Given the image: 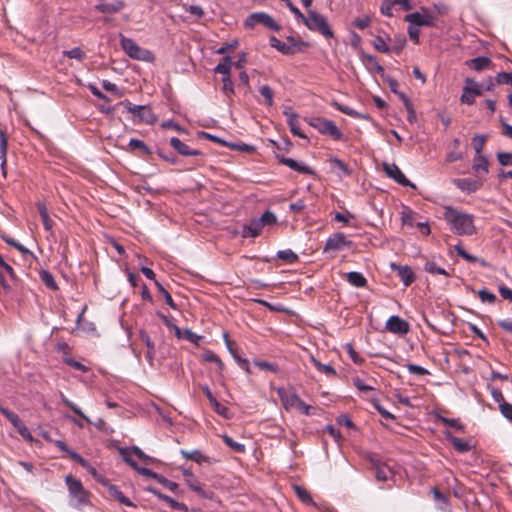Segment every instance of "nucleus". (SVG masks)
<instances>
[{
    "label": "nucleus",
    "mask_w": 512,
    "mask_h": 512,
    "mask_svg": "<svg viewBox=\"0 0 512 512\" xmlns=\"http://www.w3.org/2000/svg\"><path fill=\"white\" fill-rule=\"evenodd\" d=\"M444 219L456 235L470 236L475 232L474 217L457 209L447 206L444 209Z\"/></svg>",
    "instance_id": "nucleus-1"
},
{
    "label": "nucleus",
    "mask_w": 512,
    "mask_h": 512,
    "mask_svg": "<svg viewBox=\"0 0 512 512\" xmlns=\"http://www.w3.org/2000/svg\"><path fill=\"white\" fill-rule=\"evenodd\" d=\"M277 222L276 215L271 211H265L259 218H253L245 224L241 231L243 238H255L260 235L267 226H273Z\"/></svg>",
    "instance_id": "nucleus-2"
},
{
    "label": "nucleus",
    "mask_w": 512,
    "mask_h": 512,
    "mask_svg": "<svg viewBox=\"0 0 512 512\" xmlns=\"http://www.w3.org/2000/svg\"><path fill=\"white\" fill-rule=\"evenodd\" d=\"M276 392L286 411L296 408L303 415H312V407L301 400L295 392L288 391L283 387L277 388Z\"/></svg>",
    "instance_id": "nucleus-3"
},
{
    "label": "nucleus",
    "mask_w": 512,
    "mask_h": 512,
    "mask_svg": "<svg viewBox=\"0 0 512 512\" xmlns=\"http://www.w3.org/2000/svg\"><path fill=\"white\" fill-rule=\"evenodd\" d=\"M310 31H317L326 38H332L334 33L328 25L327 19L315 10L309 9L307 16L301 21Z\"/></svg>",
    "instance_id": "nucleus-4"
},
{
    "label": "nucleus",
    "mask_w": 512,
    "mask_h": 512,
    "mask_svg": "<svg viewBox=\"0 0 512 512\" xmlns=\"http://www.w3.org/2000/svg\"><path fill=\"white\" fill-rule=\"evenodd\" d=\"M120 46L122 50L132 59L153 62L155 60L154 54L141 46H139L133 39L120 35Z\"/></svg>",
    "instance_id": "nucleus-5"
},
{
    "label": "nucleus",
    "mask_w": 512,
    "mask_h": 512,
    "mask_svg": "<svg viewBox=\"0 0 512 512\" xmlns=\"http://www.w3.org/2000/svg\"><path fill=\"white\" fill-rule=\"evenodd\" d=\"M122 105L125 107L127 112L133 115V121L135 123L152 125L157 121L156 114L148 105H135L128 100L122 102Z\"/></svg>",
    "instance_id": "nucleus-6"
},
{
    "label": "nucleus",
    "mask_w": 512,
    "mask_h": 512,
    "mask_svg": "<svg viewBox=\"0 0 512 512\" xmlns=\"http://www.w3.org/2000/svg\"><path fill=\"white\" fill-rule=\"evenodd\" d=\"M232 67V59L230 56H225L219 64L216 65L214 68L215 73H219L223 76L222 78V92L223 94L230 98L232 95H234V85L231 80V70Z\"/></svg>",
    "instance_id": "nucleus-7"
},
{
    "label": "nucleus",
    "mask_w": 512,
    "mask_h": 512,
    "mask_svg": "<svg viewBox=\"0 0 512 512\" xmlns=\"http://www.w3.org/2000/svg\"><path fill=\"white\" fill-rule=\"evenodd\" d=\"M308 124L317 129L319 133L328 135L334 140H341L343 137L342 132L332 120L314 117L308 120Z\"/></svg>",
    "instance_id": "nucleus-8"
},
{
    "label": "nucleus",
    "mask_w": 512,
    "mask_h": 512,
    "mask_svg": "<svg viewBox=\"0 0 512 512\" xmlns=\"http://www.w3.org/2000/svg\"><path fill=\"white\" fill-rule=\"evenodd\" d=\"M404 20L408 22V24H414L418 27H432L436 25L437 16L428 8L421 7L420 11L405 15Z\"/></svg>",
    "instance_id": "nucleus-9"
},
{
    "label": "nucleus",
    "mask_w": 512,
    "mask_h": 512,
    "mask_svg": "<svg viewBox=\"0 0 512 512\" xmlns=\"http://www.w3.org/2000/svg\"><path fill=\"white\" fill-rule=\"evenodd\" d=\"M258 24H263L273 31L280 30V25L265 12L252 13L245 20V27L247 28H254Z\"/></svg>",
    "instance_id": "nucleus-10"
},
{
    "label": "nucleus",
    "mask_w": 512,
    "mask_h": 512,
    "mask_svg": "<svg viewBox=\"0 0 512 512\" xmlns=\"http://www.w3.org/2000/svg\"><path fill=\"white\" fill-rule=\"evenodd\" d=\"M69 495L76 500L77 504H85L88 501V492L84 489L80 480L71 475L65 477Z\"/></svg>",
    "instance_id": "nucleus-11"
},
{
    "label": "nucleus",
    "mask_w": 512,
    "mask_h": 512,
    "mask_svg": "<svg viewBox=\"0 0 512 512\" xmlns=\"http://www.w3.org/2000/svg\"><path fill=\"white\" fill-rule=\"evenodd\" d=\"M482 95V86L471 78L465 80L463 87V93L460 97L462 104L472 105L475 102L477 96Z\"/></svg>",
    "instance_id": "nucleus-12"
},
{
    "label": "nucleus",
    "mask_w": 512,
    "mask_h": 512,
    "mask_svg": "<svg viewBox=\"0 0 512 512\" xmlns=\"http://www.w3.org/2000/svg\"><path fill=\"white\" fill-rule=\"evenodd\" d=\"M482 176H476L475 178H455L452 183L463 193L472 194L478 191L484 184Z\"/></svg>",
    "instance_id": "nucleus-13"
},
{
    "label": "nucleus",
    "mask_w": 512,
    "mask_h": 512,
    "mask_svg": "<svg viewBox=\"0 0 512 512\" xmlns=\"http://www.w3.org/2000/svg\"><path fill=\"white\" fill-rule=\"evenodd\" d=\"M353 242L349 240L346 235L342 232H337L333 235H331L325 243L324 252L329 251H340L344 248H350L352 246Z\"/></svg>",
    "instance_id": "nucleus-14"
},
{
    "label": "nucleus",
    "mask_w": 512,
    "mask_h": 512,
    "mask_svg": "<svg viewBox=\"0 0 512 512\" xmlns=\"http://www.w3.org/2000/svg\"><path fill=\"white\" fill-rule=\"evenodd\" d=\"M383 168L386 175L397 182L399 185L415 188V185L406 178V176L396 164L384 163Z\"/></svg>",
    "instance_id": "nucleus-15"
},
{
    "label": "nucleus",
    "mask_w": 512,
    "mask_h": 512,
    "mask_svg": "<svg viewBox=\"0 0 512 512\" xmlns=\"http://www.w3.org/2000/svg\"><path fill=\"white\" fill-rule=\"evenodd\" d=\"M490 393L495 402L499 404V410L502 416L512 423V404L505 401L503 393L500 389L490 387Z\"/></svg>",
    "instance_id": "nucleus-16"
},
{
    "label": "nucleus",
    "mask_w": 512,
    "mask_h": 512,
    "mask_svg": "<svg viewBox=\"0 0 512 512\" xmlns=\"http://www.w3.org/2000/svg\"><path fill=\"white\" fill-rule=\"evenodd\" d=\"M385 328L391 333L403 335L409 331V324L399 316L393 315L387 320Z\"/></svg>",
    "instance_id": "nucleus-17"
},
{
    "label": "nucleus",
    "mask_w": 512,
    "mask_h": 512,
    "mask_svg": "<svg viewBox=\"0 0 512 512\" xmlns=\"http://www.w3.org/2000/svg\"><path fill=\"white\" fill-rule=\"evenodd\" d=\"M276 159L279 161V163L289 167L290 169L299 172L301 174H308L313 175L314 171L311 167L307 166L303 162H298L292 158H288L285 156L276 155Z\"/></svg>",
    "instance_id": "nucleus-18"
},
{
    "label": "nucleus",
    "mask_w": 512,
    "mask_h": 512,
    "mask_svg": "<svg viewBox=\"0 0 512 512\" xmlns=\"http://www.w3.org/2000/svg\"><path fill=\"white\" fill-rule=\"evenodd\" d=\"M119 452L122 455L123 460L129 466H131L135 471H137L139 474H141L143 476H146V477H149V478H152V479L156 480V478L158 476V473L152 471L149 468L138 466V464L132 458L129 457V450L128 449L120 448Z\"/></svg>",
    "instance_id": "nucleus-19"
},
{
    "label": "nucleus",
    "mask_w": 512,
    "mask_h": 512,
    "mask_svg": "<svg viewBox=\"0 0 512 512\" xmlns=\"http://www.w3.org/2000/svg\"><path fill=\"white\" fill-rule=\"evenodd\" d=\"M391 269L397 273L405 287L410 286L415 280V274L408 265L391 263Z\"/></svg>",
    "instance_id": "nucleus-20"
},
{
    "label": "nucleus",
    "mask_w": 512,
    "mask_h": 512,
    "mask_svg": "<svg viewBox=\"0 0 512 512\" xmlns=\"http://www.w3.org/2000/svg\"><path fill=\"white\" fill-rule=\"evenodd\" d=\"M146 490L148 492H150L151 494H153L158 499L163 500L166 503H168L175 510H178V511H181V512H188L189 511L188 506L186 504L178 502L175 499H173L172 497H170V496H168L166 494L161 493L155 487H147Z\"/></svg>",
    "instance_id": "nucleus-21"
},
{
    "label": "nucleus",
    "mask_w": 512,
    "mask_h": 512,
    "mask_svg": "<svg viewBox=\"0 0 512 512\" xmlns=\"http://www.w3.org/2000/svg\"><path fill=\"white\" fill-rule=\"evenodd\" d=\"M472 170L476 176H482L484 181L489 173V161L486 155H476L473 158Z\"/></svg>",
    "instance_id": "nucleus-22"
},
{
    "label": "nucleus",
    "mask_w": 512,
    "mask_h": 512,
    "mask_svg": "<svg viewBox=\"0 0 512 512\" xmlns=\"http://www.w3.org/2000/svg\"><path fill=\"white\" fill-rule=\"evenodd\" d=\"M170 145L182 156H201L203 154L200 150L192 149L178 137L170 138Z\"/></svg>",
    "instance_id": "nucleus-23"
},
{
    "label": "nucleus",
    "mask_w": 512,
    "mask_h": 512,
    "mask_svg": "<svg viewBox=\"0 0 512 512\" xmlns=\"http://www.w3.org/2000/svg\"><path fill=\"white\" fill-rule=\"evenodd\" d=\"M125 7V3L122 0H116L112 3H106L100 1L97 5H95V9L104 14H113L117 13Z\"/></svg>",
    "instance_id": "nucleus-24"
},
{
    "label": "nucleus",
    "mask_w": 512,
    "mask_h": 512,
    "mask_svg": "<svg viewBox=\"0 0 512 512\" xmlns=\"http://www.w3.org/2000/svg\"><path fill=\"white\" fill-rule=\"evenodd\" d=\"M8 140L4 130L0 129V166L2 175L6 178V163H7Z\"/></svg>",
    "instance_id": "nucleus-25"
},
{
    "label": "nucleus",
    "mask_w": 512,
    "mask_h": 512,
    "mask_svg": "<svg viewBox=\"0 0 512 512\" xmlns=\"http://www.w3.org/2000/svg\"><path fill=\"white\" fill-rule=\"evenodd\" d=\"M105 485L107 486L109 495L116 499L119 503L127 507H135V504L128 497H126L116 485L108 483H105Z\"/></svg>",
    "instance_id": "nucleus-26"
},
{
    "label": "nucleus",
    "mask_w": 512,
    "mask_h": 512,
    "mask_svg": "<svg viewBox=\"0 0 512 512\" xmlns=\"http://www.w3.org/2000/svg\"><path fill=\"white\" fill-rule=\"evenodd\" d=\"M445 438L453 445L454 449L458 452L465 453L470 451L471 446L468 442L454 436L450 431L444 432Z\"/></svg>",
    "instance_id": "nucleus-27"
},
{
    "label": "nucleus",
    "mask_w": 512,
    "mask_h": 512,
    "mask_svg": "<svg viewBox=\"0 0 512 512\" xmlns=\"http://www.w3.org/2000/svg\"><path fill=\"white\" fill-rule=\"evenodd\" d=\"M37 209L40 214L44 229L46 231H52L53 221L49 216L48 209H47L46 205L43 202H38Z\"/></svg>",
    "instance_id": "nucleus-28"
},
{
    "label": "nucleus",
    "mask_w": 512,
    "mask_h": 512,
    "mask_svg": "<svg viewBox=\"0 0 512 512\" xmlns=\"http://www.w3.org/2000/svg\"><path fill=\"white\" fill-rule=\"evenodd\" d=\"M347 281L354 287L363 288L367 285V279L361 272L351 271L347 273Z\"/></svg>",
    "instance_id": "nucleus-29"
},
{
    "label": "nucleus",
    "mask_w": 512,
    "mask_h": 512,
    "mask_svg": "<svg viewBox=\"0 0 512 512\" xmlns=\"http://www.w3.org/2000/svg\"><path fill=\"white\" fill-rule=\"evenodd\" d=\"M183 475L186 477L187 486L192 491L198 493L201 496H204V491H203L201 485L199 484V482L194 478L193 473L190 470L185 469V470H183Z\"/></svg>",
    "instance_id": "nucleus-30"
},
{
    "label": "nucleus",
    "mask_w": 512,
    "mask_h": 512,
    "mask_svg": "<svg viewBox=\"0 0 512 512\" xmlns=\"http://www.w3.org/2000/svg\"><path fill=\"white\" fill-rule=\"evenodd\" d=\"M491 64V59L486 56H479L469 61V66L475 71H481L488 68Z\"/></svg>",
    "instance_id": "nucleus-31"
},
{
    "label": "nucleus",
    "mask_w": 512,
    "mask_h": 512,
    "mask_svg": "<svg viewBox=\"0 0 512 512\" xmlns=\"http://www.w3.org/2000/svg\"><path fill=\"white\" fill-rule=\"evenodd\" d=\"M333 105H334V107H335L338 111H340V112H342V113H344V114H346V115H348V116H351V117H353V118H357V119H369V116H368V115H365V114L359 113V112H357L356 110H354L353 108H351V107H349V106H347V105L340 104V103H337V102H335Z\"/></svg>",
    "instance_id": "nucleus-32"
},
{
    "label": "nucleus",
    "mask_w": 512,
    "mask_h": 512,
    "mask_svg": "<svg viewBox=\"0 0 512 512\" xmlns=\"http://www.w3.org/2000/svg\"><path fill=\"white\" fill-rule=\"evenodd\" d=\"M269 41L271 47L277 49L279 52L285 55H290L294 53V48L292 46L287 45L286 43L282 42L275 36H272Z\"/></svg>",
    "instance_id": "nucleus-33"
},
{
    "label": "nucleus",
    "mask_w": 512,
    "mask_h": 512,
    "mask_svg": "<svg viewBox=\"0 0 512 512\" xmlns=\"http://www.w3.org/2000/svg\"><path fill=\"white\" fill-rule=\"evenodd\" d=\"M140 339L146 344V349H147L146 358L149 360L150 363H152L154 355H155L154 343L152 342L148 333L145 331L140 332Z\"/></svg>",
    "instance_id": "nucleus-34"
},
{
    "label": "nucleus",
    "mask_w": 512,
    "mask_h": 512,
    "mask_svg": "<svg viewBox=\"0 0 512 512\" xmlns=\"http://www.w3.org/2000/svg\"><path fill=\"white\" fill-rule=\"evenodd\" d=\"M391 475L392 471L387 465L381 463L375 465V477L377 480L386 481Z\"/></svg>",
    "instance_id": "nucleus-35"
},
{
    "label": "nucleus",
    "mask_w": 512,
    "mask_h": 512,
    "mask_svg": "<svg viewBox=\"0 0 512 512\" xmlns=\"http://www.w3.org/2000/svg\"><path fill=\"white\" fill-rule=\"evenodd\" d=\"M181 455L185 457L186 459H190L195 461L196 463H203L208 461V457L202 454L199 450H181Z\"/></svg>",
    "instance_id": "nucleus-36"
},
{
    "label": "nucleus",
    "mask_w": 512,
    "mask_h": 512,
    "mask_svg": "<svg viewBox=\"0 0 512 512\" xmlns=\"http://www.w3.org/2000/svg\"><path fill=\"white\" fill-rule=\"evenodd\" d=\"M424 270L432 275H444L449 277V273L442 267L438 266L435 261H426Z\"/></svg>",
    "instance_id": "nucleus-37"
},
{
    "label": "nucleus",
    "mask_w": 512,
    "mask_h": 512,
    "mask_svg": "<svg viewBox=\"0 0 512 512\" xmlns=\"http://www.w3.org/2000/svg\"><path fill=\"white\" fill-rule=\"evenodd\" d=\"M61 400L62 402L68 406L74 413H76L78 416H80L84 421L87 423H91V420L89 417H87L82 410L72 401H70L63 393H61Z\"/></svg>",
    "instance_id": "nucleus-38"
},
{
    "label": "nucleus",
    "mask_w": 512,
    "mask_h": 512,
    "mask_svg": "<svg viewBox=\"0 0 512 512\" xmlns=\"http://www.w3.org/2000/svg\"><path fill=\"white\" fill-rule=\"evenodd\" d=\"M388 40H390L389 37L376 36L373 40V47L379 52L388 53L390 52Z\"/></svg>",
    "instance_id": "nucleus-39"
},
{
    "label": "nucleus",
    "mask_w": 512,
    "mask_h": 512,
    "mask_svg": "<svg viewBox=\"0 0 512 512\" xmlns=\"http://www.w3.org/2000/svg\"><path fill=\"white\" fill-rule=\"evenodd\" d=\"M437 419L444 425L454 428L455 430H458V431L464 430V425L461 423V421L459 419L447 418L442 415H438Z\"/></svg>",
    "instance_id": "nucleus-40"
},
{
    "label": "nucleus",
    "mask_w": 512,
    "mask_h": 512,
    "mask_svg": "<svg viewBox=\"0 0 512 512\" xmlns=\"http://www.w3.org/2000/svg\"><path fill=\"white\" fill-rule=\"evenodd\" d=\"M260 95L264 98L267 106H273L274 104V92L269 85H262L259 88Z\"/></svg>",
    "instance_id": "nucleus-41"
},
{
    "label": "nucleus",
    "mask_w": 512,
    "mask_h": 512,
    "mask_svg": "<svg viewBox=\"0 0 512 512\" xmlns=\"http://www.w3.org/2000/svg\"><path fill=\"white\" fill-rule=\"evenodd\" d=\"M222 439L224 441V443L229 447L231 448L233 451L237 452V453H243L245 452V445L242 444V443H239L235 440H233L232 437L224 434L222 435Z\"/></svg>",
    "instance_id": "nucleus-42"
},
{
    "label": "nucleus",
    "mask_w": 512,
    "mask_h": 512,
    "mask_svg": "<svg viewBox=\"0 0 512 512\" xmlns=\"http://www.w3.org/2000/svg\"><path fill=\"white\" fill-rule=\"evenodd\" d=\"M329 163L331 168L340 170L343 176H349L351 174V170L340 159L336 157L330 158Z\"/></svg>",
    "instance_id": "nucleus-43"
},
{
    "label": "nucleus",
    "mask_w": 512,
    "mask_h": 512,
    "mask_svg": "<svg viewBox=\"0 0 512 512\" xmlns=\"http://www.w3.org/2000/svg\"><path fill=\"white\" fill-rule=\"evenodd\" d=\"M40 279L46 285V287L50 288L51 290L55 291L58 289V285H57L53 275L50 272H48L46 270L41 271Z\"/></svg>",
    "instance_id": "nucleus-44"
},
{
    "label": "nucleus",
    "mask_w": 512,
    "mask_h": 512,
    "mask_svg": "<svg viewBox=\"0 0 512 512\" xmlns=\"http://www.w3.org/2000/svg\"><path fill=\"white\" fill-rule=\"evenodd\" d=\"M486 140H487L486 135H481V134L474 135V137L472 138V144H473V148L475 150L476 155H482L481 152L485 146Z\"/></svg>",
    "instance_id": "nucleus-45"
},
{
    "label": "nucleus",
    "mask_w": 512,
    "mask_h": 512,
    "mask_svg": "<svg viewBox=\"0 0 512 512\" xmlns=\"http://www.w3.org/2000/svg\"><path fill=\"white\" fill-rule=\"evenodd\" d=\"M277 257L287 263H294L298 260V255L291 249L280 250L277 252Z\"/></svg>",
    "instance_id": "nucleus-46"
},
{
    "label": "nucleus",
    "mask_w": 512,
    "mask_h": 512,
    "mask_svg": "<svg viewBox=\"0 0 512 512\" xmlns=\"http://www.w3.org/2000/svg\"><path fill=\"white\" fill-rule=\"evenodd\" d=\"M311 361L320 372H323L328 376H336V370L331 365L323 364L314 357L311 358Z\"/></svg>",
    "instance_id": "nucleus-47"
},
{
    "label": "nucleus",
    "mask_w": 512,
    "mask_h": 512,
    "mask_svg": "<svg viewBox=\"0 0 512 512\" xmlns=\"http://www.w3.org/2000/svg\"><path fill=\"white\" fill-rule=\"evenodd\" d=\"M294 491H295V494L297 495V497L305 504H314L313 502V499L312 497L310 496L309 492L299 486V485H295L294 486Z\"/></svg>",
    "instance_id": "nucleus-48"
},
{
    "label": "nucleus",
    "mask_w": 512,
    "mask_h": 512,
    "mask_svg": "<svg viewBox=\"0 0 512 512\" xmlns=\"http://www.w3.org/2000/svg\"><path fill=\"white\" fill-rule=\"evenodd\" d=\"M155 286L157 287L158 291L161 293V295L164 297L165 299V302L166 304L172 308V309H177V306L172 298V296L170 295V293L163 287V285L158 282V281H155Z\"/></svg>",
    "instance_id": "nucleus-49"
},
{
    "label": "nucleus",
    "mask_w": 512,
    "mask_h": 512,
    "mask_svg": "<svg viewBox=\"0 0 512 512\" xmlns=\"http://www.w3.org/2000/svg\"><path fill=\"white\" fill-rule=\"evenodd\" d=\"M63 56H65L69 59H76L78 61H82L85 59L86 54L80 47H75L71 50H64Z\"/></svg>",
    "instance_id": "nucleus-50"
},
{
    "label": "nucleus",
    "mask_w": 512,
    "mask_h": 512,
    "mask_svg": "<svg viewBox=\"0 0 512 512\" xmlns=\"http://www.w3.org/2000/svg\"><path fill=\"white\" fill-rule=\"evenodd\" d=\"M129 146L133 149L141 150L146 155H150L152 153L151 149L142 140L139 139H130Z\"/></svg>",
    "instance_id": "nucleus-51"
},
{
    "label": "nucleus",
    "mask_w": 512,
    "mask_h": 512,
    "mask_svg": "<svg viewBox=\"0 0 512 512\" xmlns=\"http://www.w3.org/2000/svg\"><path fill=\"white\" fill-rule=\"evenodd\" d=\"M495 82L499 85H511L512 86V72H499L495 76Z\"/></svg>",
    "instance_id": "nucleus-52"
},
{
    "label": "nucleus",
    "mask_w": 512,
    "mask_h": 512,
    "mask_svg": "<svg viewBox=\"0 0 512 512\" xmlns=\"http://www.w3.org/2000/svg\"><path fill=\"white\" fill-rule=\"evenodd\" d=\"M344 349L355 364H361L363 362V358L354 350L351 343H346Z\"/></svg>",
    "instance_id": "nucleus-53"
},
{
    "label": "nucleus",
    "mask_w": 512,
    "mask_h": 512,
    "mask_svg": "<svg viewBox=\"0 0 512 512\" xmlns=\"http://www.w3.org/2000/svg\"><path fill=\"white\" fill-rule=\"evenodd\" d=\"M156 481L172 492H177L178 484L158 474Z\"/></svg>",
    "instance_id": "nucleus-54"
},
{
    "label": "nucleus",
    "mask_w": 512,
    "mask_h": 512,
    "mask_svg": "<svg viewBox=\"0 0 512 512\" xmlns=\"http://www.w3.org/2000/svg\"><path fill=\"white\" fill-rule=\"evenodd\" d=\"M254 365L260 369L268 370L273 373H277L279 368L278 365L271 362L261 361V360H254Z\"/></svg>",
    "instance_id": "nucleus-55"
},
{
    "label": "nucleus",
    "mask_w": 512,
    "mask_h": 512,
    "mask_svg": "<svg viewBox=\"0 0 512 512\" xmlns=\"http://www.w3.org/2000/svg\"><path fill=\"white\" fill-rule=\"evenodd\" d=\"M183 8L188 11L193 17H195L196 19H200L203 17L204 15V10L201 6L199 5H187V4H184L183 5Z\"/></svg>",
    "instance_id": "nucleus-56"
},
{
    "label": "nucleus",
    "mask_w": 512,
    "mask_h": 512,
    "mask_svg": "<svg viewBox=\"0 0 512 512\" xmlns=\"http://www.w3.org/2000/svg\"><path fill=\"white\" fill-rule=\"evenodd\" d=\"M478 296L482 302L492 304L496 301V295L486 289H480L478 291Z\"/></svg>",
    "instance_id": "nucleus-57"
},
{
    "label": "nucleus",
    "mask_w": 512,
    "mask_h": 512,
    "mask_svg": "<svg viewBox=\"0 0 512 512\" xmlns=\"http://www.w3.org/2000/svg\"><path fill=\"white\" fill-rule=\"evenodd\" d=\"M406 367H407L409 373H411V374H415V375H419V376L429 374V371L426 368H424L420 365H417V364L408 363L406 365Z\"/></svg>",
    "instance_id": "nucleus-58"
},
{
    "label": "nucleus",
    "mask_w": 512,
    "mask_h": 512,
    "mask_svg": "<svg viewBox=\"0 0 512 512\" xmlns=\"http://www.w3.org/2000/svg\"><path fill=\"white\" fill-rule=\"evenodd\" d=\"M497 160L502 166L512 165V153L511 152H498Z\"/></svg>",
    "instance_id": "nucleus-59"
},
{
    "label": "nucleus",
    "mask_w": 512,
    "mask_h": 512,
    "mask_svg": "<svg viewBox=\"0 0 512 512\" xmlns=\"http://www.w3.org/2000/svg\"><path fill=\"white\" fill-rule=\"evenodd\" d=\"M420 27L414 25V24H409L408 25V29H407V33L409 35V38L415 43V44H418L419 43V37H420Z\"/></svg>",
    "instance_id": "nucleus-60"
},
{
    "label": "nucleus",
    "mask_w": 512,
    "mask_h": 512,
    "mask_svg": "<svg viewBox=\"0 0 512 512\" xmlns=\"http://www.w3.org/2000/svg\"><path fill=\"white\" fill-rule=\"evenodd\" d=\"M213 407V410L220 416L224 418H228V408L218 402L217 399H213V402L210 403Z\"/></svg>",
    "instance_id": "nucleus-61"
},
{
    "label": "nucleus",
    "mask_w": 512,
    "mask_h": 512,
    "mask_svg": "<svg viewBox=\"0 0 512 512\" xmlns=\"http://www.w3.org/2000/svg\"><path fill=\"white\" fill-rule=\"evenodd\" d=\"M125 449L129 450V457L132 458V455L136 456L140 460H150L151 458L146 455L139 447L133 446V447H124Z\"/></svg>",
    "instance_id": "nucleus-62"
},
{
    "label": "nucleus",
    "mask_w": 512,
    "mask_h": 512,
    "mask_svg": "<svg viewBox=\"0 0 512 512\" xmlns=\"http://www.w3.org/2000/svg\"><path fill=\"white\" fill-rule=\"evenodd\" d=\"M394 6V3L392 0H383L380 6V12L387 17H392V7Z\"/></svg>",
    "instance_id": "nucleus-63"
},
{
    "label": "nucleus",
    "mask_w": 512,
    "mask_h": 512,
    "mask_svg": "<svg viewBox=\"0 0 512 512\" xmlns=\"http://www.w3.org/2000/svg\"><path fill=\"white\" fill-rule=\"evenodd\" d=\"M183 338L186 339L187 341L193 343V344H198L199 340L202 338L200 335L192 332L191 330L189 329H184L183 330Z\"/></svg>",
    "instance_id": "nucleus-64"
}]
</instances>
